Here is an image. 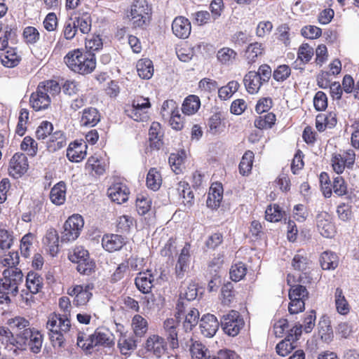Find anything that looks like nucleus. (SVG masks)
<instances>
[{
  "instance_id": "obj_33",
  "label": "nucleus",
  "mask_w": 359,
  "mask_h": 359,
  "mask_svg": "<svg viewBox=\"0 0 359 359\" xmlns=\"http://www.w3.org/2000/svg\"><path fill=\"white\" fill-rule=\"evenodd\" d=\"M67 145V136L62 130L53 133L46 142V149L49 152L54 153Z\"/></svg>"
},
{
  "instance_id": "obj_13",
  "label": "nucleus",
  "mask_w": 359,
  "mask_h": 359,
  "mask_svg": "<svg viewBox=\"0 0 359 359\" xmlns=\"http://www.w3.org/2000/svg\"><path fill=\"white\" fill-rule=\"evenodd\" d=\"M93 289V283L75 285L67 290V294L74 297L73 304L76 306H82L86 305L92 298Z\"/></svg>"
},
{
  "instance_id": "obj_59",
  "label": "nucleus",
  "mask_w": 359,
  "mask_h": 359,
  "mask_svg": "<svg viewBox=\"0 0 359 359\" xmlns=\"http://www.w3.org/2000/svg\"><path fill=\"white\" fill-rule=\"evenodd\" d=\"M236 81H231L226 86L218 88V96L222 100H229L239 88Z\"/></svg>"
},
{
  "instance_id": "obj_30",
  "label": "nucleus",
  "mask_w": 359,
  "mask_h": 359,
  "mask_svg": "<svg viewBox=\"0 0 359 359\" xmlns=\"http://www.w3.org/2000/svg\"><path fill=\"white\" fill-rule=\"evenodd\" d=\"M191 27L189 20L184 17H177L172 23V32L179 38H187L191 33Z\"/></svg>"
},
{
  "instance_id": "obj_6",
  "label": "nucleus",
  "mask_w": 359,
  "mask_h": 359,
  "mask_svg": "<svg viewBox=\"0 0 359 359\" xmlns=\"http://www.w3.org/2000/svg\"><path fill=\"white\" fill-rule=\"evenodd\" d=\"M152 9L146 0H135L130 6V18L135 28L146 29L151 20Z\"/></svg>"
},
{
  "instance_id": "obj_45",
  "label": "nucleus",
  "mask_w": 359,
  "mask_h": 359,
  "mask_svg": "<svg viewBox=\"0 0 359 359\" xmlns=\"http://www.w3.org/2000/svg\"><path fill=\"white\" fill-rule=\"evenodd\" d=\"M43 243L49 249L52 256H55L59 251V236L57 231L54 228L49 229L43 238Z\"/></svg>"
},
{
  "instance_id": "obj_46",
  "label": "nucleus",
  "mask_w": 359,
  "mask_h": 359,
  "mask_svg": "<svg viewBox=\"0 0 359 359\" xmlns=\"http://www.w3.org/2000/svg\"><path fill=\"white\" fill-rule=\"evenodd\" d=\"M276 121V116L273 112H268L264 115H261L255 119L254 126L260 130H269L272 128Z\"/></svg>"
},
{
  "instance_id": "obj_18",
  "label": "nucleus",
  "mask_w": 359,
  "mask_h": 359,
  "mask_svg": "<svg viewBox=\"0 0 359 359\" xmlns=\"http://www.w3.org/2000/svg\"><path fill=\"white\" fill-rule=\"evenodd\" d=\"M197 285L194 283H190L184 291H181L180 299L176 306V318H180L181 316H183L184 312H186L187 305L184 302V300L188 302L194 300L197 297Z\"/></svg>"
},
{
  "instance_id": "obj_44",
  "label": "nucleus",
  "mask_w": 359,
  "mask_h": 359,
  "mask_svg": "<svg viewBox=\"0 0 359 359\" xmlns=\"http://www.w3.org/2000/svg\"><path fill=\"white\" fill-rule=\"evenodd\" d=\"M149 324L147 320L140 314H135L131 321V327L134 334L138 337H142L148 330Z\"/></svg>"
},
{
  "instance_id": "obj_4",
  "label": "nucleus",
  "mask_w": 359,
  "mask_h": 359,
  "mask_svg": "<svg viewBox=\"0 0 359 359\" xmlns=\"http://www.w3.org/2000/svg\"><path fill=\"white\" fill-rule=\"evenodd\" d=\"M23 274L19 269H7L0 279V304H9L11 297L18 292V285L22 282Z\"/></svg>"
},
{
  "instance_id": "obj_39",
  "label": "nucleus",
  "mask_w": 359,
  "mask_h": 359,
  "mask_svg": "<svg viewBox=\"0 0 359 359\" xmlns=\"http://www.w3.org/2000/svg\"><path fill=\"white\" fill-rule=\"evenodd\" d=\"M17 27L15 25H0V50H4L8 47V41L17 36Z\"/></svg>"
},
{
  "instance_id": "obj_9",
  "label": "nucleus",
  "mask_w": 359,
  "mask_h": 359,
  "mask_svg": "<svg viewBox=\"0 0 359 359\" xmlns=\"http://www.w3.org/2000/svg\"><path fill=\"white\" fill-rule=\"evenodd\" d=\"M16 348L25 349L28 346L33 353H37L42 346L43 335L34 329H25L16 334Z\"/></svg>"
},
{
  "instance_id": "obj_23",
  "label": "nucleus",
  "mask_w": 359,
  "mask_h": 359,
  "mask_svg": "<svg viewBox=\"0 0 359 359\" xmlns=\"http://www.w3.org/2000/svg\"><path fill=\"white\" fill-rule=\"evenodd\" d=\"M199 326L201 333L205 337H212L218 330L219 323L216 316L208 313L202 316Z\"/></svg>"
},
{
  "instance_id": "obj_52",
  "label": "nucleus",
  "mask_w": 359,
  "mask_h": 359,
  "mask_svg": "<svg viewBox=\"0 0 359 359\" xmlns=\"http://www.w3.org/2000/svg\"><path fill=\"white\" fill-rule=\"evenodd\" d=\"M137 71L140 77L143 79H149L154 74V65L151 60L142 58L137 61Z\"/></svg>"
},
{
  "instance_id": "obj_19",
  "label": "nucleus",
  "mask_w": 359,
  "mask_h": 359,
  "mask_svg": "<svg viewBox=\"0 0 359 359\" xmlns=\"http://www.w3.org/2000/svg\"><path fill=\"white\" fill-rule=\"evenodd\" d=\"M266 53L264 43L254 41L250 43L243 51V57L248 65H253L261 59Z\"/></svg>"
},
{
  "instance_id": "obj_47",
  "label": "nucleus",
  "mask_w": 359,
  "mask_h": 359,
  "mask_svg": "<svg viewBox=\"0 0 359 359\" xmlns=\"http://www.w3.org/2000/svg\"><path fill=\"white\" fill-rule=\"evenodd\" d=\"M254 159L253 151L248 150L244 153L238 165L239 173L242 176H248L251 173Z\"/></svg>"
},
{
  "instance_id": "obj_55",
  "label": "nucleus",
  "mask_w": 359,
  "mask_h": 359,
  "mask_svg": "<svg viewBox=\"0 0 359 359\" xmlns=\"http://www.w3.org/2000/svg\"><path fill=\"white\" fill-rule=\"evenodd\" d=\"M285 216V212L278 204L268 205L265 211V218L270 222H278Z\"/></svg>"
},
{
  "instance_id": "obj_56",
  "label": "nucleus",
  "mask_w": 359,
  "mask_h": 359,
  "mask_svg": "<svg viewBox=\"0 0 359 359\" xmlns=\"http://www.w3.org/2000/svg\"><path fill=\"white\" fill-rule=\"evenodd\" d=\"M237 55V53L233 49L224 47L217 51V58L221 64L229 65L236 60Z\"/></svg>"
},
{
  "instance_id": "obj_57",
  "label": "nucleus",
  "mask_w": 359,
  "mask_h": 359,
  "mask_svg": "<svg viewBox=\"0 0 359 359\" xmlns=\"http://www.w3.org/2000/svg\"><path fill=\"white\" fill-rule=\"evenodd\" d=\"M236 299V291L232 283L224 284L221 289V301L224 306H231Z\"/></svg>"
},
{
  "instance_id": "obj_11",
  "label": "nucleus",
  "mask_w": 359,
  "mask_h": 359,
  "mask_svg": "<svg viewBox=\"0 0 359 359\" xmlns=\"http://www.w3.org/2000/svg\"><path fill=\"white\" fill-rule=\"evenodd\" d=\"M290 303L288 311L291 314L302 312L305 309V301L309 298V292L305 286L293 285L289 290Z\"/></svg>"
},
{
  "instance_id": "obj_7",
  "label": "nucleus",
  "mask_w": 359,
  "mask_h": 359,
  "mask_svg": "<svg viewBox=\"0 0 359 359\" xmlns=\"http://www.w3.org/2000/svg\"><path fill=\"white\" fill-rule=\"evenodd\" d=\"M356 161V154L353 149H340L331 154L330 165L334 172L338 175L345 171L353 170Z\"/></svg>"
},
{
  "instance_id": "obj_14",
  "label": "nucleus",
  "mask_w": 359,
  "mask_h": 359,
  "mask_svg": "<svg viewBox=\"0 0 359 359\" xmlns=\"http://www.w3.org/2000/svg\"><path fill=\"white\" fill-rule=\"evenodd\" d=\"M316 225L318 231L325 238H331L334 236L337 232L332 217L326 211L318 213L316 215Z\"/></svg>"
},
{
  "instance_id": "obj_54",
  "label": "nucleus",
  "mask_w": 359,
  "mask_h": 359,
  "mask_svg": "<svg viewBox=\"0 0 359 359\" xmlns=\"http://www.w3.org/2000/svg\"><path fill=\"white\" fill-rule=\"evenodd\" d=\"M124 112L130 118L137 122H147L150 118L149 109L125 107Z\"/></svg>"
},
{
  "instance_id": "obj_48",
  "label": "nucleus",
  "mask_w": 359,
  "mask_h": 359,
  "mask_svg": "<svg viewBox=\"0 0 359 359\" xmlns=\"http://www.w3.org/2000/svg\"><path fill=\"white\" fill-rule=\"evenodd\" d=\"M162 182L163 179L160 171L156 168H151L146 178L147 188L153 191H158L162 184Z\"/></svg>"
},
{
  "instance_id": "obj_2",
  "label": "nucleus",
  "mask_w": 359,
  "mask_h": 359,
  "mask_svg": "<svg viewBox=\"0 0 359 359\" xmlns=\"http://www.w3.org/2000/svg\"><path fill=\"white\" fill-rule=\"evenodd\" d=\"M64 62L73 72L88 75L95 69L96 57L93 53L86 52L83 48H76L66 54Z\"/></svg>"
},
{
  "instance_id": "obj_62",
  "label": "nucleus",
  "mask_w": 359,
  "mask_h": 359,
  "mask_svg": "<svg viewBox=\"0 0 359 359\" xmlns=\"http://www.w3.org/2000/svg\"><path fill=\"white\" fill-rule=\"evenodd\" d=\"M176 53L181 61L187 62L191 60L194 51L187 41H184L177 48Z\"/></svg>"
},
{
  "instance_id": "obj_16",
  "label": "nucleus",
  "mask_w": 359,
  "mask_h": 359,
  "mask_svg": "<svg viewBox=\"0 0 359 359\" xmlns=\"http://www.w3.org/2000/svg\"><path fill=\"white\" fill-rule=\"evenodd\" d=\"M88 144L83 140H76L67 149V158L72 163L81 162L87 155Z\"/></svg>"
},
{
  "instance_id": "obj_26",
  "label": "nucleus",
  "mask_w": 359,
  "mask_h": 359,
  "mask_svg": "<svg viewBox=\"0 0 359 359\" xmlns=\"http://www.w3.org/2000/svg\"><path fill=\"white\" fill-rule=\"evenodd\" d=\"M154 277L151 270L139 272L135 279L137 288L143 294H148L154 286Z\"/></svg>"
},
{
  "instance_id": "obj_38",
  "label": "nucleus",
  "mask_w": 359,
  "mask_h": 359,
  "mask_svg": "<svg viewBox=\"0 0 359 359\" xmlns=\"http://www.w3.org/2000/svg\"><path fill=\"white\" fill-rule=\"evenodd\" d=\"M95 341H91L97 346L110 347L114 345L113 335L109 330L103 327L97 328L92 334Z\"/></svg>"
},
{
  "instance_id": "obj_40",
  "label": "nucleus",
  "mask_w": 359,
  "mask_h": 359,
  "mask_svg": "<svg viewBox=\"0 0 359 359\" xmlns=\"http://www.w3.org/2000/svg\"><path fill=\"white\" fill-rule=\"evenodd\" d=\"M66 184L63 181L55 184L50 191V200L56 205H62L66 200Z\"/></svg>"
},
{
  "instance_id": "obj_42",
  "label": "nucleus",
  "mask_w": 359,
  "mask_h": 359,
  "mask_svg": "<svg viewBox=\"0 0 359 359\" xmlns=\"http://www.w3.org/2000/svg\"><path fill=\"white\" fill-rule=\"evenodd\" d=\"M43 278L38 273L29 271L26 277V287L32 294H37L43 287Z\"/></svg>"
},
{
  "instance_id": "obj_28",
  "label": "nucleus",
  "mask_w": 359,
  "mask_h": 359,
  "mask_svg": "<svg viewBox=\"0 0 359 359\" xmlns=\"http://www.w3.org/2000/svg\"><path fill=\"white\" fill-rule=\"evenodd\" d=\"M223 191L222 183L215 182L211 184L206 201L208 207L212 209L219 207L223 198Z\"/></svg>"
},
{
  "instance_id": "obj_35",
  "label": "nucleus",
  "mask_w": 359,
  "mask_h": 359,
  "mask_svg": "<svg viewBox=\"0 0 359 359\" xmlns=\"http://www.w3.org/2000/svg\"><path fill=\"white\" fill-rule=\"evenodd\" d=\"M86 168L93 172L94 175L100 176L106 172L108 168V163L102 157L94 155L88 158Z\"/></svg>"
},
{
  "instance_id": "obj_17",
  "label": "nucleus",
  "mask_w": 359,
  "mask_h": 359,
  "mask_svg": "<svg viewBox=\"0 0 359 359\" xmlns=\"http://www.w3.org/2000/svg\"><path fill=\"white\" fill-rule=\"evenodd\" d=\"M144 348L157 358H160L165 355L168 350L165 339L158 334L149 336L145 342Z\"/></svg>"
},
{
  "instance_id": "obj_3",
  "label": "nucleus",
  "mask_w": 359,
  "mask_h": 359,
  "mask_svg": "<svg viewBox=\"0 0 359 359\" xmlns=\"http://www.w3.org/2000/svg\"><path fill=\"white\" fill-rule=\"evenodd\" d=\"M46 329L49 339L53 346L63 347L65 346V336L71 328V322L67 315L51 313L48 316Z\"/></svg>"
},
{
  "instance_id": "obj_22",
  "label": "nucleus",
  "mask_w": 359,
  "mask_h": 359,
  "mask_svg": "<svg viewBox=\"0 0 359 359\" xmlns=\"http://www.w3.org/2000/svg\"><path fill=\"white\" fill-rule=\"evenodd\" d=\"M337 116L334 111L318 114L316 116L315 127L318 132L323 133L327 129H332L337 124Z\"/></svg>"
},
{
  "instance_id": "obj_50",
  "label": "nucleus",
  "mask_w": 359,
  "mask_h": 359,
  "mask_svg": "<svg viewBox=\"0 0 359 359\" xmlns=\"http://www.w3.org/2000/svg\"><path fill=\"white\" fill-rule=\"evenodd\" d=\"M191 359H212L208 348L199 341H194L189 348Z\"/></svg>"
},
{
  "instance_id": "obj_20",
  "label": "nucleus",
  "mask_w": 359,
  "mask_h": 359,
  "mask_svg": "<svg viewBox=\"0 0 359 359\" xmlns=\"http://www.w3.org/2000/svg\"><path fill=\"white\" fill-rule=\"evenodd\" d=\"M107 194L112 201L122 204L128 201L130 191L126 184L114 182L108 189Z\"/></svg>"
},
{
  "instance_id": "obj_1",
  "label": "nucleus",
  "mask_w": 359,
  "mask_h": 359,
  "mask_svg": "<svg viewBox=\"0 0 359 359\" xmlns=\"http://www.w3.org/2000/svg\"><path fill=\"white\" fill-rule=\"evenodd\" d=\"M60 92L61 87L57 81L48 79L41 81L30 95L29 106L35 111L47 109L51 104V97L57 96Z\"/></svg>"
},
{
  "instance_id": "obj_8",
  "label": "nucleus",
  "mask_w": 359,
  "mask_h": 359,
  "mask_svg": "<svg viewBox=\"0 0 359 359\" xmlns=\"http://www.w3.org/2000/svg\"><path fill=\"white\" fill-rule=\"evenodd\" d=\"M68 259L77 264L76 270L81 274L90 275L95 271V263L90 258L89 252L83 246H76L68 252Z\"/></svg>"
},
{
  "instance_id": "obj_53",
  "label": "nucleus",
  "mask_w": 359,
  "mask_h": 359,
  "mask_svg": "<svg viewBox=\"0 0 359 359\" xmlns=\"http://www.w3.org/2000/svg\"><path fill=\"white\" fill-rule=\"evenodd\" d=\"M352 202H341L336 208L338 219L343 222H349L353 218Z\"/></svg>"
},
{
  "instance_id": "obj_41",
  "label": "nucleus",
  "mask_w": 359,
  "mask_h": 359,
  "mask_svg": "<svg viewBox=\"0 0 359 359\" xmlns=\"http://www.w3.org/2000/svg\"><path fill=\"white\" fill-rule=\"evenodd\" d=\"M200 107L201 100L198 96L190 95L184 99L182 106V111L184 115H194L198 111Z\"/></svg>"
},
{
  "instance_id": "obj_51",
  "label": "nucleus",
  "mask_w": 359,
  "mask_h": 359,
  "mask_svg": "<svg viewBox=\"0 0 359 359\" xmlns=\"http://www.w3.org/2000/svg\"><path fill=\"white\" fill-rule=\"evenodd\" d=\"M184 314H185V313ZM199 316L200 314L198 309L191 308L186 315L181 316L180 318L177 319L180 320V319L184 317V320L182 323L183 328L185 332H190L198 324Z\"/></svg>"
},
{
  "instance_id": "obj_36",
  "label": "nucleus",
  "mask_w": 359,
  "mask_h": 359,
  "mask_svg": "<svg viewBox=\"0 0 359 359\" xmlns=\"http://www.w3.org/2000/svg\"><path fill=\"white\" fill-rule=\"evenodd\" d=\"M163 328L170 348L172 349L178 348L179 342L175 320L173 318L166 319L163 323Z\"/></svg>"
},
{
  "instance_id": "obj_63",
  "label": "nucleus",
  "mask_w": 359,
  "mask_h": 359,
  "mask_svg": "<svg viewBox=\"0 0 359 359\" xmlns=\"http://www.w3.org/2000/svg\"><path fill=\"white\" fill-rule=\"evenodd\" d=\"M103 47L102 39L98 34H93L86 39L85 51L93 53L101 50Z\"/></svg>"
},
{
  "instance_id": "obj_61",
  "label": "nucleus",
  "mask_w": 359,
  "mask_h": 359,
  "mask_svg": "<svg viewBox=\"0 0 359 359\" xmlns=\"http://www.w3.org/2000/svg\"><path fill=\"white\" fill-rule=\"evenodd\" d=\"M314 55V50L308 43H302L297 50V60L303 64H308Z\"/></svg>"
},
{
  "instance_id": "obj_34",
  "label": "nucleus",
  "mask_w": 359,
  "mask_h": 359,
  "mask_svg": "<svg viewBox=\"0 0 359 359\" xmlns=\"http://www.w3.org/2000/svg\"><path fill=\"white\" fill-rule=\"evenodd\" d=\"M101 119L100 111L95 107H87L82 111L80 125L85 127H94Z\"/></svg>"
},
{
  "instance_id": "obj_58",
  "label": "nucleus",
  "mask_w": 359,
  "mask_h": 359,
  "mask_svg": "<svg viewBox=\"0 0 359 359\" xmlns=\"http://www.w3.org/2000/svg\"><path fill=\"white\" fill-rule=\"evenodd\" d=\"M292 334L290 335H287L284 339L277 344L276 346V351L278 355L285 357L295 348L296 346L294 345V341H292V339L290 338Z\"/></svg>"
},
{
  "instance_id": "obj_15",
  "label": "nucleus",
  "mask_w": 359,
  "mask_h": 359,
  "mask_svg": "<svg viewBox=\"0 0 359 359\" xmlns=\"http://www.w3.org/2000/svg\"><path fill=\"white\" fill-rule=\"evenodd\" d=\"M29 168L27 158L25 154L15 153L9 162L8 172L15 179L21 177Z\"/></svg>"
},
{
  "instance_id": "obj_49",
  "label": "nucleus",
  "mask_w": 359,
  "mask_h": 359,
  "mask_svg": "<svg viewBox=\"0 0 359 359\" xmlns=\"http://www.w3.org/2000/svg\"><path fill=\"white\" fill-rule=\"evenodd\" d=\"M334 303L337 311L343 316L347 315L351 310L347 299L343 294V290L340 287H337L334 293Z\"/></svg>"
},
{
  "instance_id": "obj_31",
  "label": "nucleus",
  "mask_w": 359,
  "mask_h": 359,
  "mask_svg": "<svg viewBox=\"0 0 359 359\" xmlns=\"http://www.w3.org/2000/svg\"><path fill=\"white\" fill-rule=\"evenodd\" d=\"M72 21L76 25L78 31L83 34H88L91 30L92 18L89 12L79 11L76 15L72 18Z\"/></svg>"
},
{
  "instance_id": "obj_10",
  "label": "nucleus",
  "mask_w": 359,
  "mask_h": 359,
  "mask_svg": "<svg viewBox=\"0 0 359 359\" xmlns=\"http://www.w3.org/2000/svg\"><path fill=\"white\" fill-rule=\"evenodd\" d=\"M84 221L79 214L69 217L63 225L60 240L62 243H70L76 241L83 228Z\"/></svg>"
},
{
  "instance_id": "obj_37",
  "label": "nucleus",
  "mask_w": 359,
  "mask_h": 359,
  "mask_svg": "<svg viewBox=\"0 0 359 359\" xmlns=\"http://www.w3.org/2000/svg\"><path fill=\"white\" fill-rule=\"evenodd\" d=\"M22 57L16 48H7L6 50L0 55V60L3 66L13 68L18 66Z\"/></svg>"
},
{
  "instance_id": "obj_21",
  "label": "nucleus",
  "mask_w": 359,
  "mask_h": 359,
  "mask_svg": "<svg viewBox=\"0 0 359 359\" xmlns=\"http://www.w3.org/2000/svg\"><path fill=\"white\" fill-rule=\"evenodd\" d=\"M190 244L186 243L178 257L177 263L175 264V275L178 279H182L184 277L185 273L188 271L190 262Z\"/></svg>"
},
{
  "instance_id": "obj_24",
  "label": "nucleus",
  "mask_w": 359,
  "mask_h": 359,
  "mask_svg": "<svg viewBox=\"0 0 359 359\" xmlns=\"http://www.w3.org/2000/svg\"><path fill=\"white\" fill-rule=\"evenodd\" d=\"M126 245L125 238L121 235L107 233L102 236V248L109 252L120 250Z\"/></svg>"
},
{
  "instance_id": "obj_29",
  "label": "nucleus",
  "mask_w": 359,
  "mask_h": 359,
  "mask_svg": "<svg viewBox=\"0 0 359 359\" xmlns=\"http://www.w3.org/2000/svg\"><path fill=\"white\" fill-rule=\"evenodd\" d=\"M320 268L325 271H334L339 264V257L336 252L325 250L320 253L318 259Z\"/></svg>"
},
{
  "instance_id": "obj_32",
  "label": "nucleus",
  "mask_w": 359,
  "mask_h": 359,
  "mask_svg": "<svg viewBox=\"0 0 359 359\" xmlns=\"http://www.w3.org/2000/svg\"><path fill=\"white\" fill-rule=\"evenodd\" d=\"M243 83L249 94H257L262 86L265 84L258 76L255 71H249L243 78Z\"/></svg>"
},
{
  "instance_id": "obj_27",
  "label": "nucleus",
  "mask_w": 359,
  "mask_h": 359,
  "mask_svg": "<svg viewBox=\"0 0 359 359\" xmlns=\"http://www.w3.org/2000/svg\"><path fill=\"white\" fill-rule=\"evenodd\" d=\"M332 193L338 197L346 196L351 202H353L356 196L353 192L348 194V184L344 178L338 175L333 178L332 183Z\"/></svg>"
},
{
  "instance_id": "obj_60",
  "label": "nucleus",
  "mask_w": 359,
  "mask_h": 359,
  "mask_svg": "<svg viewBox=\"0 0 359 359\" xmlns=\"http://www.w3.org/2000/svg\"><path fill=\"white\" fill-rule=\"evenodd\" d=\"M248 271L247 266L242 262L232 264L229 274L233 281L238 282L243 279Z\"/></svg>"
},
{
  "instance_id": "obj_43",
  "label": "nucleus",
  "mask_w": 359,
  "mask_h": 359,
  "mask_svg": "<svg viewBox=\"0 0 359 359\" xmlns=\"http://www.w3.org/2000/svg\"><path fill=\"white\" fill-rule=\"evenodd\" d=\"M186 159L185 151L181 150L177 153L170 154L168 163L172 171L178 175L182 172L184 168V161Z\"/></svg>"
},
{
  "instance_id": "obj_25",
  "label": "nucleus",
  "mask_w": 359,
  "mask_h": 359,
  "mask_svg": "<svg viewBox=\"0 0 359 359\" xmlns=\"http://www.w3.org/2000/svg\"><path fill=\"white\" fill-rule=\"evenodd\" d=\"M294 270L306 273L311 269L312 261L308 253L303 249L297 250L291 262Z\"/></svg>"
},
{
  "instance_id": "obj_64",
  "label": "nucleus",
  "mask_w": 359,
  "mask_h": 359,
  "mask_svg": "<svg viewBox=\"0 0 359 359\" xmlns=\"http://www.w3.org/2000/svg\"><path fill=\"white\" fill-rule=\"evenodd\" d=\"M291 74L292 69L289 65H280L273 71V78L276 81L283 83L290 78Z\"/></svg>"
},
{
  "instance_id": "obj_5",
  "label": "nucleus",
  "mask_w": 359,
  "mask_h": 359,
  "mask_svg": "<svg viewBox=\"0 0 359 359\" xmlns=\"http://www.w3.org/2000/svg\"><path fill=\"white\" fill-rule=\"evenodd\" d=\"M23 274L19 269H7L0 279V304H9L11 297L18 292V285L22 282Z\"/></svg>"
},
{
  "instance_id": "obj_12",
  "label": "nucleus",
  "mask_w": 359,
  "mask_h": 359,
  "mask_svg": "<svg viewBox=\"0 0 359 359\" xmlns=\"http://www.w3.org/2000/svg\"><path fill=\"white\" fill-rule=\"evenodd\" d=\"M221 325L225 334L235 337L243 328L245 321L238 311L231 310L223 316L221 319Z\"/></svg>"
}]
</instances>
